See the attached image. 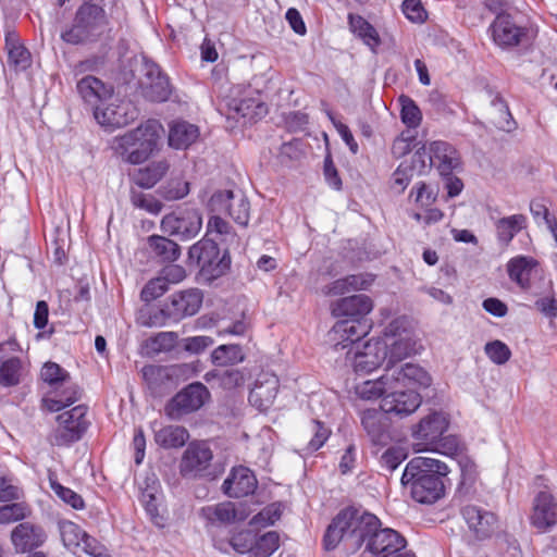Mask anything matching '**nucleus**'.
<instances>
[{"label": "nucleus", "mask_w": 557, "mask_h": 557, "mask_svg": "<svg viewBox=\"0 0 557 557\" xmlns=\"http://www.w3.org/2000/svg\"><path fill=\"white\" fill-rule=\"evenodd\" d=\"M448 472V467L440 460L414 457L407 463L400 481L413 500L431 505L445 496L444 479Z\"/></svg>", "instance_id": "1"}, {"label": "nucleus", "mask_w": 557, "mask_h": 557, "mask_svg": "<svg viewBox=\"0 0 557 557\" xmlns=\"http://www.w3.org/2000/svg\"><path fill=\"white\" fill-rule=\"evenodd\" d=\"M164 128L158 120H147L136 128L115 137L111 149L123 161L140 164L159 149Z\"/></svg>", "instance_id": "2"}, {"label": "nucleus", "mask_w": 557, "mask_h": 557, "mask_svg": "<svg viewBox=\"0 0 557 557\" xmlns=\"http://www.w3.org/2000/svg\"><path fill=\"white\" fill-rule=\"evenodd\" d=\"M104 27V0L84 1L76 10L73 23L61 33V39L70 45L97 41Z\"/></svg>", "instance_id": "3"}, {"label": "nucleus", "mask_w": 557, "mask_h": 557, "mask_svg": "<svg viewBox=\"0 0 557 557\" xmlns=\"http://www.w3.org/2000/svg\"><path fill=\"white\" fill-rule=\"evenodd\" d=\"M448 424V419L443 412L434 411L421 419L412 432L417 450H431L446 455L457 453L458 440L455 436H444Z\"/></svg>", "instance_id": "4"}, {"label": "nucleus", "mask_w": 557, "mask_h": 557, "mask_svg": "<svg viewBox=\"0 0 557 557\" xmlns=\"http://www.w3.org/2000/svg\"><path fill=\"white\" fill-rule=\"evenodd\" d=\"M492 41L502 50L510 51L529 47L535 38V30L517 14L499 12L488 27Z\"/></svg>", "instance_id": "5"}, {"label": "nucleus", "mask_w": 557, "mask_h": 557, "mask_svg": "<svg viewBox=\"0 0 557 557\" xmlns=\"http://www.w3.org/2000/svg\"><path fill=\"white\" fill-rule=\"evenodd\" d=\"M188 259L200 269V274L208 281L222 276L231 265L227 251L221 255L218 244L208 238H202L189 248Z\"/></svg>", "instance_id": "6"}, {"label": "nucleus", "mask_w": 557, "mask_h": 557, "mask_svg": "<svg viewBox=\"0 0 557 557\" xmlns=\"http://www.w3.org/2000/svg\"><path fill=\"white\" fill-rule=\"evenodd\" d=\"M87 407L78 405L57 417L58 426L49 435V442L54 446H69L81 440L88 428L86 419Z\"/></svg>", "instance_id": "7"}, {"label": "nucleus", "mask_w": 557, "mask_h": 557, "mask_svg": "<svg viewBox=\"0 0 557 557\" xmlns=\"http://www.w3.org/2000/svg\"><path fill=\"white\" fill-rule=\"evenodd\" d=\"M211 395L209 389L200 382L188 384L165 405V414L172 420H181L184 416L199 410Z\"/></svg>", "instance_id": "8"}, {"label": "nucleus", "mask_w": 557, "mask_h": 557, "mask_svg": "<svg viewBox=\"0 0 557 557\" xmlns=\"http://www.w3.org/2000/svg\"><path fill=\"white\" fill-rule=\"evenodd\" d=\"M386 337L392 342L387 345V369H394L395 364L417 352V342L413 341L406 330V320L397 318L393 320L384 331Z\"/></svg>", "instance_id": "9"}, {"label": "nucleus", "mask_w": 557, "mask_h": 557, "mask_svg": "<svg viewBox=\"0 0 557 557\" xmlns=\"http://www.w3.org/2000/svg\"><path fill=\"white\" fill-rule=\"evenodd\" d=\"M202 218L197 209H181L165 214L161 220L163 233L180 240H189L198 235Z\"/></svg>", "instance_id": "10"}, {"label": "nucleus", "mask_w": 557, "mask_h": 557, "mask_svg": "<svg viewBox=\"0 0 557 557\" xmlns=\"http://www.w3.org/2000/svg\"><path fill=\"white\" fill-rule=\"evenodd\" d=\"M77 91L86 111L92 113L100 126H104V83L92 75H87L77 82Z\"/></svg>", "instance_id": "11"}, {"label": "nucleus", "mask_w": 557, "mask_h": 557, "mask_svg": "<svg viewBox=\"0 0 557 557\" xmlns=\"http://www.w3.org/2000/svg\"><path fill=\"white\" fill-rule=\"evenodd\" d=\"M203 294L198 288H189L172 294L165 301V312L170 320L177 322L195 315L201 308Z\"/></svg>", "instance_id": "12"}, {"label": "nucleus", "mask_w": 557, "mask_h": 557, "mask_svg": "<svg viewBox=\"0 0 557 557\" xmlns=\"http://www.w3.org/2000/svg\"><path fill=\"white\" fill-rule=\"evenodd\" d=\"M349 516L350 536L352 552L358 550L363 544L370 542L372 534L376 533L381 527V521L376 516L370 512L361 511L356 508H346Z\"/></svg>", "instance_id": "13"}, {"label": "nucleus", "mask_w": 557, "mask_h": 557, "mask_svg": "<svg viewBox=\"0 0 557 557\" xmlns=\"http://www.w3.org/2000/svg\"><path fill=\"white\" fill-rule=\"evenodd\" d=\"M421 405V396L413 389H389L381 400V409L387 414L405 418Z\"/></svg>", "instance_id": "14"}, {"label": "nucleus", "mask_w": 557, "mask_h": 557, "mask_svg": "<svg viewBox=\"0 0 557 557\" xmlns=\"http://www.w3.org/2000/svg\"><path fill=\"white\" fill-rule=\"evenodd\" d=\"M405 537L393 529H382L372 534L370 542H367L366 550L379 557H401L407 552Z\"/></svg>", "instance_id": "15"}, {"label": "nucleus", "mask_w": 557, "mask_h": 557, "mask_svg": "<svg viewBox=\"0 0 557 557\" xmlns=\"http://www.w3.org/2000/svg\"><path fill=\"white\" fill-rule=\"evenodd\" d=\"M370 324L362 319H347L334 324L330 332L331 339L335 342L336 350L345 349L358 343L370 331Z\"/></svg>", "instance_id": "16"}, {"label": "nucleus", "mask_w": 557, "mask_h": 557, "mask_svg": "<svg viewBox=\"0 0 557 557\" xmlns=\"http://www.w3.org/2000/svg\"><path fill=\"white\" fill-rule=\"evenodd\" d=\"M213 454L205 443H190L184 451L180 471L183 476L203 475L209 468Z\"/></svg>", "instance_id": "17"}, {"label": "nucleus", "mask_w": 557, "mask_h": 557, "mask_svg": "<svg viewBox=\"0 0 557 557\" xmlns=\"http://www.w3.org/2000/svg\"><path fill=\"white\" fill-rule=\"evenodd\" d=\"M381 407L379 409H366L361 412V425L373 445L385 446L392 440L391 421Z\"/></svg>", "instance_id": "18"}, {"label": "nucleus", "mask_w": 557, "mask_h": 557, "mask_svg": "<svg viewBox=\"0 0 557 557\" xmlns=\"http://www.w3.org/2000/svg\"><path fill=\"white\" fill-rule=\"evenodd\" d=\"M385 363L387 366V345L384 339H371L363 345L362 351H356L354 369L356 372L369 373Z\"/></svg>", "instance_id": "19"}, {"label": "nucleus", "mask_w": 557, "mask_h": 557, "mask_svg": "<svg viewBox=\"0 0 557 557\" xmlns=\"http://www.w3.org/2000/svg\"><path fill=\"white\" fill-rule=\"evenodd\" d=\"M347 509L341 510L327 525L323 535V547L325 550H334L339 544H343L346 550H352L349 516Z\"/></svg>", "instance_id": "20"}, {"label": "nucleus", "mask_w": 557, "mask_h": 557, "mask_svg": "<svg viewBox=\"0 0 557 557\" xmlns=\"http://www.w3.org/2000/svg\"><path fill=\"white\" fill-rule=\"evenodd\" d=\"M258 486L255 473L247 467L239 466L232 469L224 480L222 488L228 497L239 498L252 494Z\"/></svg>", "instance_id": "21"}, {"label": "nucleus", "mask_w": 557, "mask_h": 557, "mask_svg": "<svg viewBox=\"0 0 557 557\" xmlns=\"http://www.w3.org/2000/svg\"><path fill=\"white\" fill-rule=\"evenodd\" d=\"M47 539L42 527L29 521L18 523L11 531V542L18 553L30 552L41 546Z\"/></svg>", "instance_id": "22"}, {"label": "nucleus", "mask_w": 557, "mask_h": 557, "mask_svg": "<svg viewBox=\"0 0 557 557\" xmlns=\"http://www.w3.org/2000/svg\"><path fill=\"white\" fill-rule=\"evenodd\" d=\"M146 69L147 81L143 83L144 98L151 102L166 101L172 94L169 77L154 63L146 64Z\"/></svg>", "instance_id": "23"}, {"label": "nucleus", "mask_w": 557, "mask_h": 557, "mask_svg": "<svg viewBox=\"0 0 557 557\" xmlns=\"http://www.w3.org/2000/svg\"><path fill=\"white\" fill-rule=\"evenodd\" d=\"M461 513L478 540L487 539L495 532L497 517L493 512L468 505L461 509Z\"/></svg>", "instance_id": "24"}, {"label": "nucleus", "mask_w": 557, "mask_h": 557, "mask_svg": "<svg viewBox=\"0 0 557 557\" xmlns=\"http://www.w3.org/2000/svg\"><path fill=\"white\" fill-rule=\"evenodd\" d=\"M280 380L275 374L262 373L249 393V403L259 410H267L276 398Z\"/></svg>", "instance_id": "25"}, {"label": "nucleus", "mask_w": 557, "mask_h": 557, "mask_svg": "<svg viewBox=\"0 0 557 557\" xmlns=\"http://www.w3.org/2000/svg\"><path fill=\"white\" fill-rule=\"evenodd\" d=\"M431 152L434 159L433 166L440 175H448L450 172L461 170V156L451 144L444 140L431 141Z\"/></svg>", "instance_id": "26"}, {"label": "nucleus", "mask_w": 557, "mask_h": 557, "mask_svg": "<svg viewBox=\"0 0 557 557\" xmlns=\"http://www.w3.org/2000/svg\"><path fill=\"white\" fill-rule=\"evenodd\" d=\"M373 308L372 299L364 294H357L338 299L332 305V314L337 318L363 319Z\"/></svg>", "instance_id": "27"}, {"label": "nucleus", "mask_w": 557, "mask_h": 557, "mask_svg": "<svg viewBox=\"0 0 557 557\" xmlns=\"http://www.w3.org/2000/svg\"><path fill=\"white\" fill-rule=\"evenodd\" d=\"M556 508L554 496L546 491L540 492L534 498L532 524L541 530H547L555 525L557 523Z\"/></svg>", "instance_id": "28"}, {"label": "nucleus", "mask_w": 557, "mask_h": 557, "mask_svg": "<svg viewBox=\"0 0 557 557\" xmlns=\"http://www.w3.org/2000/svg\"><path fill=\"white\" fill-rule=\"evenodd\" d=\"M191 370L187 363L172 366H146L143 369L144 379L151 386H161L166 382L173 383L181 376L186 375Z\"/></svg>", "instance_id": "29"}, {"label": "nucleus", "mask_w": 557, "mask_h": 557, "mask_svg": "<svg viewBox=\"0 0 557 557\" xmlns=\"http://www.w3.org/2000/svg\"><path fill=\"white\" fill-rule=\"evenodd\" d=\"M389 371L394 387L414 384L420 387H429L432 383L430 374L420 366L414 363H406L400 368L387 369Z\"/></svg>", "instance_id": "30"}, {"label": "nucleus", "mask_w": 557, "mask_h": 557, "mask_svg": "<svg viewBox=\"0 0 557 557\" xmlns=\"http://www.w3.org/2000/svg\"><path fill=\"white\" fill-rule=\"evenodd\" d=\"M537 265L539 262L533 257L517 256L507 262V273L521 289L528 290L531 287V272Z\"/></svg>", "instance_id": "31"}, {"label": "nucleus", "mask_w": 557, "mask_h": 557, "mask_svg": "<svg viewBox=\"0 0 557 557\" xmlns=\"http://www.w3.org/2000/svg\"><path fill=\"white\" fill-rule=\"evenodd\" d=\"M169 169L168 160L153 161L136 170L132 174V181L141 188H151L169 172Z\"/></svg>", "instance_id": "32"}, {"label": "nucleus", "mask_w": 557, "mask_h": 557, "mask_svg": "<svg viewBox=\"0 0 557 557\" xmlns=\"http://www.w3.org/2000/svg\"><path fill=\"white\" fill-rule=\"evenodd\" d=\"M138 116V110L128 100H121L117 104H107V129L120 128L128 125Z\"/></svg>", "instance_id": "33"}, {"label": "nucleus", "mask_w": 557, "mask_h": 557, "mask_svg": "<svg viewBox=\"0 0 557 557\" xmlns=\"http://www.w3.org/2000/svg\"><path fill=\"white\" fill-rule=\"evenodd\" d=\"M7 350L12 351L9 347H4L0 352V385L12 387L20 384L24 372V363L18 357L4 358Z\"/></svg>", "instance_id": "34"}, {"label": "nucleus", "mask_w": 557, "mask_h": 557, "mask_svg": "<svg viewBox=\"0 0 557 557\" xmlns=\"http://www.w3.org/2000/svg\"><path fill=\"white\" fill-rule=\"evenodd\" d=\"M199 137L196 125L186 121L174 122L169 132V145L175 149H186Z\"/></svg>", "instance_id": "35"}, {"label": "nucleus", "mask_w": 557, "mask_h": 557, "mask_svg": "<svg viewBox=\"0 0 557 557\" xmlns=\"http://www.w3.org/2000/svg\"><path fill=\"white\" fill-rule=\"evenodd\" d=\"M147 242L150 252L162 262H174L181 255L180 246L168 237L151 235Z\"/></svg>", "instance_id": "36"}, {"label": "nucleus", "mask_w": 557, "mask_h": 557, "mask_svg": "<svg viewBox=\"0 0 557 557\" xmlns=\"http://www.w3.org/2000/svg\"><path fill=\"white\" fill-rule=\"evenodd\" d=\"M188 440V431L181 425H165L154 432V442L165 449L183 447Z\"/></svg>", "instance_id": "37"}, {"label": "nucleus", "mask_w": 557, "mask_h": 557, "mask_svg": "<svg viewBox=\"0 0 557 557\" xmlns=\"http://www.w3.org/2000/svg\"><path fill=\"white\" fill-rule=\"evenodd\" d=\"M495 227L498 242L507 247L513 237L521 230L527 227V216L523 214H513L502 218L496 222Z\"/></svg>", "instance_id": "38"}, {"label": "nucleus", "mask_w": 557, "mask_h": 557, "mask_svg": "<svg viewBox=\"0 0 557 557\" xmlns=\"http://www.w3.org/2000/svg\"><path fill=\"white\" fill-rule=\"evenodd\" d=\"M491 123L500 131L511 132L516 128V122L510 113L508 104L495 94L491 100Z\"/></svg>", "instance_id": "39"}, {"label": "nucleus", "mask_w": 557, "mask_h": 557, "mask_svg": "<svg viewBox=\"0 0 557 557\" xmlns=\"http://www.w3.org/2000/svg\"><path fill=\"white\" fill-rule=\"evenodd\" d=\"M79 398L78 387L67 381L61 387L54 389L53 394L45 399L49 410L60 411L67 406L73 405Z\"/></svg>", "instance_id": "40"}, {"label": "nucleus", "mask_w": 557, "mask_h": 557, "mask_svg": "<svg viewBox=\"0 0 557 557\" xmlns=\"http://www.w3.org/2000/svg\"><path fill=\"white\" fill-rule=\"evenodd\" d=\"M385 371V374L380 379L375 381H366L357 386L356 392L360 398L366 400L376 399L380 397L383 398L389 389L395 388L391 379L392 374H389L388 370Z\"/></svg>", "instance_id": "41"}, {"label": "nucleus", "mask_w": 557, "mask_h": 557, "mask_svg": "<svg viewBox=\"0 0 557 557\" xmlns=\"http://www.w3.org/2000/svg\"><path fill=\"white\" fill-rule=\"evenodd\" d=\"M348 24L350 30L362 39L366 45L370 47L380 45V36L376 29L361 15L349 13Z\"/></svg>", "instance_id": "42"}, {"label": "nucleus", "mask_w": 557, "mask_h": 557, "mask_svg": "<svg viewBox=\"0 0 557 557\" xmlns=\"http://www.w3.org/2000/svg\"><path fill=\"white\" fill-rule=\"evenodd\" d=\"M203 516L214 522L232 523L236 520H244L246 517L238 513L235 505L232 502H223L214 506L202 508Z\"/></svg>", "instance_id": "43"}, {"label": "nucleus", "mask_w": 557, "mask_h": 557, "mask_svg": "<svg viewBox=\"0 0 557 557\" xmlns=\"http://www.w3.org/2000/svg\"><path fill=\"white\" fill-rule=\"evenodd\" d=\"M211 359L218 367H227L243 362L245 354L239 345H220L212 351Z\"/></svg>", "instance_id": "44"}, {"label": "nucleus", "mask_w": 557, "mask_h": 557, "mask_svg": "<svg viewBox=\"0 0 557 557\" xmlns=\"http://www.w3.org/2000/svg\"><path fill=\"white\" fill-rule=\"evenodd\" d=\"M59 530L64 546L74 554L79 553V545H82L86 532L79 525L69 520L60 521Z\"/></svg>", "instance_id": "45"}, {"label": "nucleus", "mask_w": 557, "mask_h": 557, "mask_svg": "<svg viewBox=\"0 0 557 557\" xmlns=\"http://www.w3.org/2000/svg\"><path fill=\"white\" fill-rule=\"evenodd\" d=\"M166 320H170V317L165 312V302L161 308L146 302L137 313V322L143 326H162Z\"/></svg>", "instance_id": "46"}, {"label": "nucleus", "mask_w": 557, "mask_h": 557, "mask_svg": "<svg viewBox=\"0 0 557 557\" xmlns=\"http://www.w3.org/2000/svg\"><path fill=\"white\" fill-rule=\"evenodd\" d=\"M398 102L401 107V122L409 128L418 127L422 121V113L417 103L406 95H401L398 98Z\"/></svg>", "instance_id": "47"}, {"label": "nucleus", "mask_w": 557, "mask_h": 557, "mask_svg": "<svg viewBox=\"0 0 557 557\" xmlns=\"http://www.w3.org/2000/svg\"><path fill=\"white\" fill-rule=\"evenodd\" d=\"M280 536L270 531L259 539L255 536V543L248 557H270L278 548Z\"/></svg>", "instance_id": "48"}, {"label": "nucleus", "mask_w": 557, "mask_h": 557, "mask_svg": "<svg viewBox=\"0 0 557 557\" xmlns=\"http://www.w3.org/2000/svg\"><path fill=\"white\" fill-rule=\"evenodd\" d=\"M158 194L169 201L183 199L189 194V183L181 177H172L160 186Z\"/></svg>", "instance_id": "49"}, {"label": "nucleus", "mask_w": 557, "mask_h": 557, "mask_svg": "<svg viewBox=\"0 0 557 557\" xmlns=\"http://www.w3.org/2000/svg\"><path fill=\"white\" fill-rule=\"evenodd\" d=\"M41 379L54 389L70 381V374L58 363L47 362L41 369Z\"/></svg>", "instance_id": "50"}, {"label": "nucleus", "mask_w": 557, "mask_h": 557, "mask_svg": "<svg viewBox=\"0 0 557 557\" xmlns=\"http://www.w3.org/2000/svg\"><path fill=\"white\" fill-rule=\"evenodd\" d=\"M416 175L417 173L413 171V165H409L408 161H404L392 174L391 187L397 194H401Z\"/></svg>", "instance_id": "51"}, {"label": "nucleus", "mask_w": 557, "mask_h": 557, "mask_svg": "<svg viewBox=\"0 0 557 557\" xmlns=\"http://www.w3.org/2000/svg\"><path fill=\"white\" fill-rule=\"evenodd\" d=\"M409 165H413V171L417 175L426 173L434 165L433 152H431V143L424 144L421 148L416 150Z\"/></svg>", "instance_id": "52"}, {"label": "nucleus", "mask_w": 557, "mask_h": 557, "mask_svg": "<svg viewBox=\"0 0 557 557\" xmlns=\"http://www.w3.org/2000/svg\"><path fill=\"white\" fill-rule=\"evenodd\" d=\"M409 197H413L416 205L421 208H429L436 201L437 191L429 184L418 182L412 187Z\"/></svg>", "instance_id": "53"}, {"label": "nucleus", "mask_w": 557, "mask_h": 557, "mask_svg": "<svg viewBox=\"0 0 557 557\" xmlns=\"http://www.w3.org/2000/svg\"><path fill=\"white\" fill-rule=\"evenodd\" d=\"M29 512L28 506L24 503H12L0 506V524L23 520Z\"/></svg>", "instance_id": "54"}, {"label": "nucleus", "mask_w": 557, "mask_h": 557, "mask_svg": "<svg viewBox=\"0 0 557 557\" xmlns=\"http://www.w3.org/2000/svg\"><path fill=\"white\" fill-rule=\"evenodd\" d=\"M50 486L54 494L63 500L65 504L70 505L74 509H83L84 508V499L83 497L74 492L73 490L63 486L58 481L50 479Z\"/></svg>", "instance_id": "55"}, {"label": "nucleus", "mask_w": 557, "mask_h": 557, "mask_svg": "<svg viewBox=\"0 0 557 557\" xmlns=\"http://www.w3.org/2000/svg\"><path fill=\"white\" fill-rule=\"evenodd\" d=\"M131 201L134 207L143 209L149 213L158 214L161 212L163 205L154 196L144 194L141 191L132 190Z\"/></svg>", "instance_id": "56"}, {"label": "nucleus", "mask_w": 557, "mask_h": 557, "mask_svg": "<svg viewBox=\"0 0 557 557\" xmlns=\"http://www.w3.org/2000/svg\"><path fill=\"white\" fill-rule=\"evenodd\" d=\"M140 490V502L149 503L152 500H159L160 495V483L153 472L146 474L143 482L138 484Z\"/></svg>", "instance_id": "57"}, {"label": "nucleus", "mask_w": 557, "mask_h": 557, "mask_svg": "<svg viewBox=\"0 0 557 557\" xmlns=\"http://www.w3.org/2000/svg\"><path fill=\"white\" fill-rule=\"evenodd\" d=\"M249 201L243 196H236L233 203L228 206L227 214L239 225L246 226L249 221Z\"/></svg>", "instance_id": "58"}, {"label": "nucleus", "mask_w": 557, "mask_h": 557, "mask_svg": "<svg viewBox=\"0 0 557 557\" xmlns=\"http://www.w3.org/2000/svg\"><path fill=\"white\" fill-rule=\"evenodd\" d=\"M310 431L313 434L307 445V450L310 453L320 449L331 435V430L326 428L321 421L312 420Z\"/></svg>", "instance_id": "59"}, {"label": "nucleus", "mask_w": 557, "mask_h": 557, "mask_svg": "<svg viewBox=\"0 0 557 557\" xmlns=\"http://www.w3.org/2000/svg\"><path fill=\"white\" fill-rule=\"evenodd\" d=\"M484 351L490 360L495 364H504L511 357V350L509 347L498 339L488 342L484 347Z\"/></svg>", "instance_id": "60"}, {"label": "nucleus", "mask_w": 557, "mask_h": 557, "mask_svg": "<svg viewBox=\"0 0 557 557\" xmlns=\"http://www.w3.org/2000/svg\"><path fill=\"white\" fill-rule=\"evenodd\" d=\"M168 289L169 285L166 284V277H154L144 286L140 293V298L145 302H151L162 296Z\"/></svg>", "instance_id": "61"}, {"label": "nucleus", "mask_w": 557, "mask_h": 557, "mask_svg": "<svg viewBox=\"0 0 557 557\" xmlns=\"http://www.w3.org/2000/svg\"><path fill=\"white\" fill-rule=\"evenodd\" d=\"M255 536L256 534L251 530H243L231 537L228 545L238 554L248 553L250 555Z\"/></svg>", "instance_id": "62"}, {"label": "nucleus", "mask_w": 557, "mask_h": 557, "mask_svg": "<svg viewBox=\"0 0 557 557\" xmlns=\"http://www.w3.org/2000/svg\"><path fill=\"white\" fill-rule=\"evenodd\" d=\"M233 200H235V194L232 190H219L211 196L209 208L215 213H227Z\"/></svg>", "instance_id": "63"}, {"label": "nucleus", "mask_w": 557, "mask_h": 557, "mask_svg": "<svg viewBox=\"0 0 557 557\" xmlns=\"http://www.w3.org/2000/svg\"><path fill=\"white\" fill-rule=\"evenodd\" d=\"M406 454L399 447H389L381 456V467L389 472L398 468V466L405 460Z\"/></svg>", "instance_id": "64"}]
</instances>
